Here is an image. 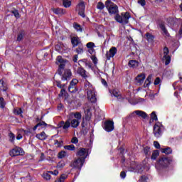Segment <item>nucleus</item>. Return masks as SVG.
I'll return each mask as SVG.
<instances>
[{"label": "nucleus", "instance_id": "20e7f679", "mask_svg": "<svg viewBox=\"0 0 182 182\" xmlns=\"http://www.w3.org/2000/svg\"><path fill=\"white\" fill-rule=\"evenodd\" d=\"M129 19H130V14L129 12L122 13L121 16L117 14L115 16V20L117 22L122 23L123 25L129 23Z\"/></svg>", "mask_w": 182, "mask_h": 182}, {"label": "nucleus", "instance_id": "79ce46f5", "mask_svg": "<svg viewBox=\"0 0 182 182\" xmlns=\"http://www.w3.org/2000/svg\"><path fill=\"white\" fill-rule=\"evenodd\" d=\"M97 9L102 11V9H105V4L102 2H98L97 4Z\"/></svg>", "mask_w": 182, "mask_h": 182}, {"label": "nucleus", "instance_id": "f03ea898", "mask_svg": "<svg viewBox=\"0 0 182 182\" xmlns=\"http://www.w3.org/2000/svg\"><path fill=\"white\" fill-rule=\"evenodd\" d=\"M173 160L171 158L162 157L157 161L156 168L159 171L163 170V168H167V166H170V163Z\"/></svg>", "mask_w": 182, "mask_h": 182}, {"label": "nucleus", "instance_id": "72a5a7b5", "mask_svg": "<svg viewBox=\"0 0 182 182\" xmlns=\"http://www.w3.org/2000/svg\"><path fill=\"white\" fill-rule=\"evenodd\" d=\"M112 95L113 96H114V97H117V99H122V95H120V92L116 90H114L112 91Z\"/></svg>", "mask_w": 182, "mask_h": 182}, {"label": "nucleus", "instance_id": "13d9d810", "mask_svg": "<svg viewBox=\"0 0 182 182\" xmlns=\"http://www.w3.org/2000/svg\"><path fill=\"white\" fill-rule=\"evenodd\" d=\"M138 4L141 5V6H144L146 5V0H138Z\"/></svg>", "mask_w": 182, "mask_h": 182}, {"label": "nucleus", "instance_id": "cd10ccee", "mask_svg": "<svg viewBox=\"0 0 182 182\" xmlns=\"http://www.w3.org/2000/svg\"><path fill=\"white\" fill-rule=\"evenodd\" d=\"M71 43L73 47L77 46L79 45V38L77 37H73L71 38Z\"/></svg>", "mask_w": 182, "mask_h": 182}, {"label": "nucleus", "instance_id": "2eb2a0df", "mask_svg": "<svg viewBox=\"0 0 182 182\" xmlns=\"http://www.w3.org/2000/svg\"><path fill=\"white\" fill-rule=\"evenodd\" d=\"M136 116H138V117H141L142 119H146V117H147V114L143 111L136 110L132 112V117H136Z\"/></svg>", "mask_w": 182, "mask_h": 182}, {"label": "nucleus", "instance_id": "052dcab7", "mask_svg": "<svg viewBox=\"0 0 182 182\" xmlns=\"http://www.w3.org/2000/svg\"><path fill=\"white\" fill-rule=\"evenodd\" d=\"M154 146L156 149H160V144L157 141H154Z\"/></svg>", "mask_w": 182, "mask_h": 182}, {"label": "nucleus", "instance_id": "a211bd4d", "mask_svg": "<svg viewBox=\"0 0 182 182\" xmlns=\"http://www.w3.org/2000/svg\"><path fill=\"white\" fill-rule=\"evenodd\" d=\"M72 77V72L70 70H65L62 76V80H69Z\"/></svg>", "mask_w": 182, "mask_h": 182}, {"label": "nucleus", "instance_id": "8fccbe9b", "mask_svg": "<svg viewBox=\"0 0 182 182\" xmlns=\"http://www.w3.org/2000/svg\"><path fill=\"white\" fill-rule=\"evenodd\" d=\"M79 142V139H77V137L75 136L71 139V143H73V144H77Z\"/></svg>", "mask_w": 182, "mask_h": 182}, {"label": "nucleus", "instance_id": "ea45409f", "mask_svg": "<svg viewBox=\"0 0 182 182\" xmlns=\"http://www.w3.org/2000/svg\"><path fill=\"white\" fill-rule=\"evenodd\" d=\"M65 156H66V151H61L58 153V159H65Z\"/></svg>", "mask_w": 182, "mask_h": 182}, {"label": "nucleus", "instance_id": "f8f14e48", "mask_svg": "<svg viewBox=\"0 0 182 182\" xmlns=\"http://www.w3.org/2000/svg\"><path fill=\"white\" fill-rule=\"evenodd\" d=\"M23 152L20 147H16L9 151L11 157H15L16 156H21Z\"/></svg>", "mask_w": 182, "mask_h": 182}, {"label": "nucleus", "instance_id": "864d4df0", "mask_svg": "<svg viewBox=\"0 0 182 182\" xmlns=\"http://www.w3.org/2000/svg\"><path fill=\"white\" fill-rule=\"evenodd\" d=\"M161 82V80H160V77H157L155 80H154V84L155 85H160V82Z\"/></svg>", "mask_w": 182, "mask_h": 182}, {"label": "nucleus", "instance_id": "5701e85b", "mask_svg": "<svg viewBox=\"0 0 182 182\" xmlns=\"http://www.w3.org/2000/svg\"><path fill=\"white\" fill-rule=\"evenodd\" d=\"M70 124H71V127H73V129H76L77 127H79V124H80V122L78 121V119H72L70 122Z\"/></svg>", "mask_w": 182, "mask_h": 182}, {"label": "nucleus", "instance_id": "ddd939ff", "mask_svg": "<svg viewBox=\"0 0 182 182\" xmlns=\"http://www.w3.org/2000/svg\"><path fill=\"white\" fill-rule=\"evenodd\" d=\"M116 53H117V48L116 47H112L109 52L106 53L107 60H110V58H114Z\"/></svg>", "mask_w": 182, "mask_h": 182}, {"label": "nucleus", "instance_id": "1a4fd4ad", "mask_svg": "<svg viewBox=\"0 0 182 182\" xmlns=\"http://www.w3.org/2000/svg\"><path fill=\"white\" fill-rule=\"evenodd\" d=\"M79 81L77 79H73L72 81L70 82V86L68 87V90L70 93H75V92H77V89H76V85Z\"/></svg>", "mask_w": 182, "mask_h": 182}, {"label": "nucleus", "instance_id": "e433bc0d", "mask_svg": "<svg viewBox=\"0 0 182 182\" xmlns=\"http://www.w3.org/2000/svg\"><path fill=\"white\" fill-rule=\"evenodd\" d=\"M75 120H77L79 122V120H80L82 119V114L80 112H75L74 114H73Z\"/></svg>", "mask_w": 182, "mask_h": 182}, {"label": "nucleus", "instance_id": "dca6fc26", "mask_svg": "<svg viewBox=\"0 0 182 182\" xmlns=\"http://www.w3.org/2000/svg\"><path fill=\"white\" fill-rule=\"evenodd\" d=\"M76 156L77 157H85V160H86V156H87V149L85 148H80L76 153Z\"/></svg>", "mask_w": 182, "mask_h": 182}, {"label": "nucleus", "instance_id": "58836bf2", "mask_svg": "<svg viewBox=\"0 0 182 182\" xmlns=\"http://www.w3.org/2000/svg\"><path fill=\"white\" fill-rule=\"evenodd\" d=\"M73 27L75 28V29H76V31H77L79 32H82V26H80V25L79 23H74Z\"/></svg>", "mask_w": 182, "mask_h": 182}, {"label": "nucleus", "instance_id": "774afa93", "mask_svg": "<svg viewBox=\"0 0 182 182\" xmlns=\"http://www.w3.org/2000/svg\"><path fill=\"white\" fill-rule=\"evenodd\" d=\"M92 62L95 64L97 63V58L96 57L92 58Z\"/></svg>", "mask_w": 182, "mask_h": 182}, {"label": "nucleus", "instance_id": "bf43d9fd", "mask_svg": "<svg viewBox=\"0 0 182 182\" xmlns=\"http://www.w3.org/2000/svg\"><path fill=\"white\" fill-rule=\"evenodd\" d=\"M93 46H95V43L92 42H90V43H87V48H88L90 49L93 48Z\"/></svg>", "mask_w": 182, "mask_h": 182}, {"label": "nucleus", "instance_id": "680f3d73", "mask_svg": "<svg viewBox=\"0 0 182 182\" xmlns=\"http://www.w3.org/2000/svg\"><path fill=\"white\" fill-rule=\"evenodd\" d=\"M38 126H43L44 127H46V126H48V124H46V122H41L39 123H38Z\"/></svg>", "mask_w": 182, "mask_h": 182}, {"label": "nucleus", "instance_id": "c756f323", "mask_svg": "<svg viewBox=\"0 0 182 182\" xmlns=\"http://www.w3.org/2000/svg\"><path fill=\"white\" fill-rule=\"evenodd\" d=\"M50 171H46L43 173V177L45 180H50L51 176H50Z\"/></svg>", "mask_w": 182, "mask_h": 182}, {"label": "nucleus", "instance_id": "49530a36", "mask_svg": "<svg viewBox=\"0 0 182 182\" xmlns=\"http://www.w3.org/2000/svg\"><path fill=\"white\" fill-rule=\"evenodd\" d=\"M76 52L78 54L83 53V46H80L77 49Z\"/></svg>", "mask_w": 182, "mask_h": 182}, {"label": "nucleus", "instance_id": "bb28decb", "mask_svg": "<svg viewBox=\"0 0 182 182\" xmlns=\"http://www.w3.org/2000/svg\"><path fill=\"white\" fill-rule=\"evenodd\" d=\"M23 36H25V31L21 30L17 35V42H21L23 39Z\"/></svg>", "mask_w": 182, "mask_h": 182}, {"label": "nucleus", "instance_id": "0eeeda50", "mask_svg": "<svg viewBox=\"0 0 182 182\" xmlns=\"http://www.w3.org/2000/svg\"><path fill=\"white\" fill-rule=\"evenodd\" d=\"M163 127V125L160 123H157L154 126V134L155 137H160L161 134H163V131H161V128Z\"/></svg>", "mask_w": 182, "mask_h": 182}, {"label": "nucleus", "instance_id": "f257e3e1", "mask_svg": "<svg viewBox=\"0 0 182 182\" xmlns=\"http://www.w3.org/2000/svg\"><path fill=\"white\" fill-rule=\"evenodd\" d=\"M85 90L87 93V97L91 103H96L97 102V98L96 97V90L93 87V85L89 82V81H85Z\"/></svg>", "mask_w": 182, "mask_h": 182}, {"label": "nucleus", "instance_id": "7ed1b4c3", "mask_svg": "<svg viewBox=\"0 0 182 182\" xmlns=\"http://www.w3.org/2000/svg\"><path fill=\"white\" fill-rule=\"evenodd\" d=\"M105 7L107 8L110 15L119 14V7L117 6V5L114 4L110 0H107L105 1Z\"/></svg>", "mask_w": 182, "mask_h": 182}, {"label": "nucleus", "instance_id": "09e8293b", "mask_svg": "<svg viewBox=\"0 0 182 182\" xmlns=\"http://www.w3.org/2000/svg\"><path fill=\"white\" fill-rule=\"evenodd\" d=\"M63 167H65V162L63 161H60L57 165L58 168H63Z\"/></svg>", "mask_w": 182, "mask_h": 182}, {"label": "nucleus", "instance_id": "2f4dec72", "mask_svg": "<svg viewBox=\"0 0 182 182\" xmlns=\"http://www.w3.org/2000/svg\"><path fill=\"white\" fill-rule=\"evenodd\" d=\"M63 5L65 8H69L72 5L70 0H63Z\"/></svg>", "mask_w": 182, "mask_h": 182}, {"label": "nucleus", "instance_id": "37998d69", "mask_svg": "<svg viewBox=\"0 0 182 182\" xmlns=\"http://www.w3.org/2000/svg\"><path fill=\"white\" fill-rule=\"evenodd\" d=\"M5 105H6L5 100H4V97H0V107L4 109V107H5Z\"/></svg>", "mask_w": 182, "mask_h": 182}, {"label": "nucleus", "instance_id": "338daca9", "mask_svg": "<svg viewBox=\"0 0 182 182\" xmlns=\"http://www.w3.org/2000/svg\"><path fill=\"white\" fill-rule=\"evenodd\" d=\"M120 177H122V178H126V172L122 171L120 173Z\"/></svg>", "mask_w": 182, "mask_h": 182}, {"label": "nucleus", "instance_id": "9b49d317", "mask_svg": "<svg viewBox=\"0 0 182 182\" xmlns=\"http://www.w3.org/2000/svg\"><path fill=\"white\" fill-rule=\"evenodd\" d=\"M104 129L106 132L114 130V123L112 121H106L104 124Z\"/></svg>", "mask_w": 182, "mask_h": 182}, {"label": "nucleus", "instance_id": "a18cd8bd", "mask_svg": "<svg viewBox=\"0 0 182 182\" xmlns=\"http://www.w3.org/2000/svg\"><path fill=\"white\" fill-rule=\"evenodd\" d=\"M151 79H153V75H149L146 78L145 83H147L146 85H150V83H151Z\"/></svg>", "mask_w": 182, "mask_h": 182}, {"label": "nucleus", "instance_id": "b1692460", "mask_svg": "<svg viewBox=\"0 0 182 182\" xmlns=\"http://www.w3.org/2000/svg\"><path fill=\"white\" fill-rule=\"evenodd\" d=\"M0 90H2L3 92H6V90H8V85L3 80H0Z\"/></svg>", "mask_w": 182, "mask_h": 182}, {"label": "nucleus", "instance_id": "4c0bfd02", "mask_svg": "<svg viewBox=\"0 0 182 182\" xmlns=\"http://www.w3.org/2000/svg\"><path fill=\"white\" fill-rule=\"evenodd\" d=\"M157 157H159V151H157V150L154 151L152 153V155L151 156V160H156V159H157Z\"/></svg>", "mask_w": 182, "mask_h": 182}, {"label": "nucleus", "instance_id": "c03bdc74", "mask_svg": "<svg viewBox=\"0 0 182 182\" xmlns=\"http://www.w3.org/2000/svg\"><path fill=\"white\" fill-rule=\"evenodd\" d=\"M9 140L11 141V143H14L15 141V134L12 132L9 134Z\"/></svg>", "mask_w": 182, "mask_h": 182}, {"label": "nucleus", "instance_id": "e2e57ef3", "mask_svg": "<svg viewBox=\"0 0 182 182\" xmlns=\"http://www.w3.org/2000/svg\"><path fill=\"white\" fill-rule=\"evenodd\" d=\"M21 132L23 134H26V136H29V134H31V132L28 130L22 129Z\"/></svg>", "mask_w": 182, "mask_h": 182}, {"label": "nucleus", "instance_id": "9d476101", "mask_svg": "<svg viewBox=\"0 0 182 182\" xmlns=\"http://www.w3.org/2000/svg\"><path fill=\"white\" fill-rule=\"evenodd\" d=\"M85 2L81 1L77 6V9L78 11V14L82 16V18H85L86 15H85Z\"/></svg>", "mask_w": 182, "mask_h": 182}, {"label": "nucleus", "instance_id": "603ef678", "mask_svg": "<svg viewBox=\"0 0 182 182\" xmlns=\"http://www.w3.org/2000/svg\"><path fill=\"white\" fill-rule=\"evenodd\" d=\"M151 118L152 119V120H157V115L156 114L155 112H153L151 114Z\"/></svg>", "mask_w": 182, "mask_h": 182}, {"label": "nucleus", "instance_id": "0e129e2a", "mask_svg": "<svg viewBox=\"0 0 182 182\" xmlns=\"http://www.w3.org/2000/svg\"><path fill=\"white\" fill-rule=\"evenodd\" d=\"M65 93H66V90H65V89L61 88L60 92L59 94V97H62L63 96V95H65Z\"/></svg>", "mask_w": 182, "mask_h": 182}, {"label": "nucleus", "instance_id": "3c124183", "mask_svg": "<svg viewBox=\"0 0 182 182\" xmlns=\"http://www.w3.org/2000/svg\"><path fill=\"white\" fill-rule=\"evenodd\" d=\"M62 143H63V141H59L58 140H55L54 141V144L55 146H56L57 147H60L62 146Z\"/></svg>", "mask_w": 182, "mask_h": 182}, {"label": "nucleus", "instance_id": "6ab92c4d", "mask_svg": "<svg viewBox=\"0 0 182 182\" xmlns=\"http://www.w3.org/2000/svg\"><path fill=\"white\" fill-rule=\"evenodd\" d=\"M51 11L56 15H65L66 14V10L60 9V8H53L51 9Z\"/></svg>", "mask_w": 182, "mask_h": 182}, {"label": "nucleus", "instance_id": "aec40b11", "mask_svg": "<svg viewBox=\"0 0 182 182\" xmlns=\"http://www.w3.org/2000/svg\"><path fill=\"white\" fill-rule=\"evenodd\" d=\"M36 139H38V140H46V139H48V134H46V133H45V132H42L40 134H37L36 135Z\"/></svg>", "mask_w": 182, "mask_h": 182}, {"label": "nucleus", "instance_id": "a878e982", "mask_svg": "<svg viewBox=\"0 0 182 182\" xmlns=\"http://www.w3.org/2000/svg\"><path fill=\"white\" fill-rule=\"evenodd\" d=\"M128 65L130 66V68H137V66H139V61L136 60H129Z\"/></svg>", "mask_w": 182, "mask_h": 182}, {"label": "nucleus", "instance_id": "39448f33", "mask_svg": "<svg viewBox=\"0 0 182 182\" xmlns=\"http://www.w3.org/2000/svg\"><path fill=\"white\" fill-rule=\"evenodd\" d=\"M83 164H85V157H78L74 159V161L70 163V166L73 167V168H78V170H80Z\"/></svg>", "mask_w": 182, "mask_h": 182}, {"label": "nucleus", "instance_id": "423d86ee", "mask_svg": "<svg viewBox=\"0 0 182 182\" xmlns=\"http://www.w3.org/2000/svg\"><path fill=\"white\" fill-rule=\"evenodd\" d=\"M56 64L59 65L58 73V75H62V73H63L62 70L65 69V66L66 65V60H63V58H62V56L59 55L57 57Z\"/></svg>", "mask_w": 182, "mask_h": 182}, {"label": "nucleus", "instance_id": "69168bd1", "mask_svg": "<svg viewBox=\"0 0 182 182\" xmlns=\"http://www.w3.org/2000/svg\"><path fill=\"white\" fill-rule=\"evenodd\" d=\"M50 174H53L54 176H58L59 174V171L58 170H55L54 171H50Z\"/></svg>", "mask_w": 182, "mask_h": 182}, {"label": "nucleus", "instance_id": "473e14b6", "mask_svg": "<svg viewBox=\"0 0 182 182\" xmlns=\"http://www.w3.org/2000/svg\"><path fill=\"white\" fill-rule=\"evenodd\" d=\"M161 151H162V153H164L165 154H171L173 150H171V148L167 147L165 149H162Z\"/></svg>", "mask_w": 182, "mask_h": 182}, {"label": "nucleus", "instance_id": "7c9ffc66", "mask_svg": "<svg viewBox=\"0 0 182 182\" xmlns=\"http://www.w3.org/2000/svg\"><path fill=\"white\" fill-rule=\"evenodd\" d=\"M68 178V175L63 173L60 176L58 180L55 181V182H65V181Z\"/></svg>", "mask_w": 182, "mask_h": 182}, {"label": "nucleus", "instance_id": "4d7b16f0", "mask_svg": "<svg viewBox=\"0 0 182 182\" xmlns=\"http://www.w3.org/2000/svg\"><path fill=\"white\" fill-rule=\"evenodd\" d=\"M11 12L16 18H19V12H18V10H14L12 11Z\"/></svg>", "mask_w": 182, "mask_h": 182}, {"label": "nucleus", "instance_id": "c85d7f7f", "mask_svg": "<svg viewBox=\"0 0 182 182\" xmlns=\"http://www.w3.org/2000/svg\"><path fill=\"white\" fill-rule=\"evenodd\" d=\"M159 26L161 31H163L164 35H166V36H168V31H167V29L166 28V26L164 25V23H161Z\"/></svg>", "mask_w": 182, "mask_h": 182}, {"label": "nucleus", "instance_id": "a19ab883", "mask_svg": "<svg viewBox=\"0 0 182 182\" xmlns=\"http://www.w3.org/2000/svg\"><path fill=\"white\" fill-rule=\"evenodd\" d=\"M64 149L65 150H70L71 151H73V150H75V145L71 144V145H67L64 146Z\"/></svg>", "mask_w": 182, "mask_h": 182}, {"label": "nucleus", "instance_id": "de8ad7c7", "mask_svg": "<svg viewBox=\"0 0 182 182\" xmlns=\"http://www.w3.org/2000/svg\"><path fill=\"white\" fill-rule=\"evenodd\" d=\"M14 114H22V109L17 108L14 109Z\"/></svg>", "mask_w": 182, "mask_h": 182}, {"label": "nucleus", "instance_id": "6e6552de", "mask_svg": "<svg viewBox=\"0 0 182 182\" xmlns=\"http://www.w3.org/2000/svg\"><path fill=\"white\" fill-rule=\"evenodd\" d=\"M168 48L164 47V57H163V61L165 62V65H169L170 62H171V57L168 55Z\"/></svg>", "mask_w": 182, "mask_h": 182}, {"label": "nucleus", "instance_id": "f3484780", "mask_svg": "<svg viewBox=\"0 0 182 182\" xmlns=\"http://www.w3.org/2000/svg\"><path fill=\"white\" fill-rule=\"evenodd\" d=\"M144 79H146V74L141 73L138 75L136 77V85H138L139 86H141V85H143L144 82Z\"/></svg>", "mask_w": 182, "mask_h": 182}, {"label": "nucleus", "instance_id": "f704fd0d", "mask_svg": "<svg viewBox=\"0 0 182 182\" xmlns=\"http://www.w3.org/2000/svg\"><path fill=\"white\" fill-rule=\"evenodd\" d=\"M144 153L146 156V157H149V156H150V154H151V152L150 151V148L149 146H146L144 149Z\"/></svg>", "mask_w": 182, "mask_h": 182}, {"label": "nucleus", "instance_id": "412c9836", "mask_svg": "<svg viewBox=\"0 0 182 182\" xmlns=\"http://www.w3.org/2000/svg\"><path fill=\"white\" fill-rule=\"evenodd\" d=\"M70 126H71L70 121L67 120L65 122H61L60 127H63V130L68 131V129H69Z\"/></svg>", "mask_w": 182, "mask_h": 182}, {"label": "nucleus", "instance_id": "4be33fe9", "mask_svg": "<svg viewBox=\"0 0 182 182\" xmlns=\"http://www.w3.org/2000/svg\"><path fill=\"white\" fill-rule=\"evenodd\" d=\"M129 171H136L137 173H141L143 171V167L140 164L136 165L135 168L131 167Z\"/></svg>", "mask_w": 182, "mask_h": 182}, {"label": "nucleus", "instance_id": "5fc2aeb1", "mask_svg": "<svg viewBox=\"0 0 182 182\" xmlns=\"http://www.w3.org/2000/svg\"><path fill=\"white\" fill-rule=\"evenodd\" d=\"M147 181V177L145 176H142L141 178L139 180V182H146Z\"/></svg>", "mask_w": 182, "mask_h": 182}, {"label": "nucleus", "instance_id": "c9c22d12", "mask_svg": "<svg viewBox=\"0 0 182 182\" xmlns=\"http://www.w3.org/2000/svg\"><path fill=\"white\" fill-rule=\"evenodd\" d=\"M146 36L148 42H151L154 39V36H152L150 33H146Z\"/></svg>", "mask_w": 182, "mask_h": 182}, {"label": "nucleus", "instance_id": "4468645a", "mask_svg": "<svg viewBox=\"0 0 182 182\" xmlns=\"http://www.w3.org/2000/svg\"><path fill=\"white\" fill-rule=\"evenodd\" d=\"M92 107L89 106L88 105H86L85 107H84V112L85 114V119L87 120H90L92 117Z\"/></svg>", "mask_w": 182, "mask_h": 182}, {"label": "nucleus", "instance_id": "393cba45", "mask_svg": "<svg viewBox=\"0 0 182 182\" xmlns=\"http://www.w3.org/2000/svg\"><path fill=\"white\" fill-rule=\"evenodd\" d=\"M77 73H79V75H80V76H82L85 79H86V77H87V75H86V70H85V69H83L82 68H79L77 69Z\"/></svg>", "mask_w": 182, "mask_h": 182}, {"label": "nucleus", "instance_id": "6e6d98bb", "mask_svg": "<svg viewBox=\"0 0 182 182\" xmlns=\"http://www.w3.org/2000/svg\"><path fill=\"white\" fill-rule=\"evenodd\" d=\"M56 85L58 86V87H60V89H63V87H65V85H61L60 82L59 81H55Z\"/></svg>", "mask_w": 182, "mask_h": 182}]
</instances>
